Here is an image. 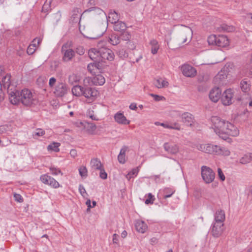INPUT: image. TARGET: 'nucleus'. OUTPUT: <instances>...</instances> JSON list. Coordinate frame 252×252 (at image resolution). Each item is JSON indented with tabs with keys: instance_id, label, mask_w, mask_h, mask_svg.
<instances>
[{
	"instance_id": "nucleus-1",
	"label": "nucleus",
	"mask_w": 252,
	"mask_h": 252,
	"mask_svg": "<svg viewBox=\"0 0 252 252\" xmlns=\"http://www.w3.org/2000/svg\"><path fill=\"white\" fill-rule=\"evenodd\" d=\"M213 128L216 133L224 140H229V136H237L239 134L238 128L232 124L218 116L211 118Z\"/></svg>"
},
{
	"instance_id": "nucleus-2",
	"label": "nucleus",
	"mask_w": 252,
	"mask_h": 252,
	"mask_svg": "<svg viewBox=\"0 0 252 252\" xmlns=\"http://www.w3.org/2000/svg\"><path fill=\"white\" fill-rule=\"evenodd\" d=\"M9 99L11 103L14 105L21 102L25 106H31L37 102L35 95L27 89H25L21 92L16 90L14 94L10 95Z\"/></svg>"
},
{
	"instance_id": "nucleus-3",
	"label": "nucleus",
	"mask_w": 252,
	"mask_h": 252,
	"mask_svg": "<svg viewBox=\"0 0 252 252\" xmlns=\"http://www.w3.org/2000/svg\"><path fill=\"white\" fill-rule=\"evenodd\" d=\"M71 91L73 95L84 96L88 99L90 102L94 101L97 95V90L88 86L82 87L80 85H75L73 87Z\"/></svg>"
},
{
	"instance_id": "nucleus-4",
	"label": "nucleus",
	"mask_w": 252,
	"mask_h": 252,
	"mask_svg": "<svg viewBox=\"0 0 252 252\" xmlns=\"http://www.w3.org/2000/svg\"><path fill=\"white\" fill-rule=\"evenodd\" d=\"M72 42L71 41H67L62 45L61 52L63 55L62 60L63 62H70L75 56V52L72 49Z\"/></svg>"
},
{
	"instance_id": "nucleus-5",
	"label": "nucleus",
	"mask_w": 252,
	"mask_h": 252,
	"mask_svg": "<svg viewBox=\"0 0 252 252\" xmlns=\"http://www.w3.org/2000/svg\"><path fill=\"white\" fill-rule=\"evenodd\" d=\"M10 78L11 75L9 74H7L2 78L1 82H0V88H1V90L2 88L6 89L9 97L10 95L14 94V93L16 90L14 85L11 84Z\"/></svg>"
},
{
	"instance_id": "nucleus-6",
	"label": "nucleus",
	"mask_w": 252,
	"mask_h": 252,
	"mask_svg": "<svg viewBox=\"0 0 252 252\" xmlns=\"http://www.w3.org/2000/svg\"><path fill=\"white\" fill-rule=\"evenodd\" d=\"M233 95V91L232 89H229L225 91L221 98L222 104L225 106L232 104Z\"/></svg>"
},
{
	"instance_id": "nucleus-7",
	"label": "nucleus",
	"mask_w": 252,
	"mask_h": 252,
	"mask_svg": "<svg viewBox=\"0 0 252 252\" xmlns=\"http://www.w3.org/2000/svg\"><path fill=\"white\" fill-rule=\"evenodd\" d=\"M90 166L93 172L98 171L99 173H106L101 161L97 158H93L91 159Z\"/></svg>"
},
{
	"instance_id": "nucleus-8",
	"label": "nucleus",
	"mask_w": 252,
	"mask_h": 252,
	"mask_svg": "<svg viewBox=\"0 0 252 252\" xmlns=\"http://www.w3.org/2000/svg\"><path fill=\"white\" fill-rule=\"evenodd\" d=\"M100 58L101 59V61L105 60L112 61L114 59V53L109 49H100Z\"/></svg>"
},
{
	"instance_id": "nucleus-9",
	"label": "nucleus",
	"mask_w": 252,
	"mask_h": 252,
	"mask_svg": "<svg viewBox=\"0 0 252 252\" xmlns=\"http://www.w3.org/2000/svg\"><path fill=\"white\" fill-rule=\"evenodd\" d=\"M192 36V31L189 28L185 27L179 36V40L182 41V43H186L188 40L190 41Z\"/></svg>"
},
{
	"instance_id": "nucleus-10",
	"label": "nucleus",
	"mask_w": 252,
	"mask_h": 252,
	"mask_svg": "<svg viewBox=\"0 0 252 252\" xmlns=\"http://www.w3.org/2000/svg\"><path fill=\"white\" fill-rule=\"evenodd\" d=\"M40 180L44 184L49 185L55 188L59 187V184L54 178L48 176L47 174H43L41 176Z\"/></svg>"
},
{
	"instance_id": "nucleus-11",
	"label": "nucleus",
	"mask_w": 252,
	"mask_h": 252,
	"mask_svg": "<svg viewBox=\"0 0 252 252\" xmlns=\"http://www.w3.org/2000/svg\"><path fill=\"white\" fill-rule=\"evenodd\" d=\"M67 86L63 82L59 83L56 86L54 91L55 94L59 97L64 96L67 92Z\"/></svg>"
},
{
	"instance_id": "nucleus-12",
	"label": "nucleus",
	"mask_w": 252,
	"mask_h": 252,
	"mask_svg": "<svg viewBox=\"0 0 252 252\" xmlns=\"http://www.w3.org/2000/svg\"><path fill=\"white\" fill-rule=\"evenodd\" d=\"M223 225L224 223H214L211 229V233L214 237H219L222 234L223 231Z\"/></svg>"
},
{
	"instance_id": "nucleus-13",
	"label": "nucleus",
	"mask_w": 252,
	"mask_h": 252,
	"mask_svg": "<svg viewBox=\"0 0 252 252\" xmlns=\"http://www.w3.org/2000/svg\"><path fill=\"white\" fill-rule=\"evenodd\" d=\"M182 122L186 126H192L195 123L194 116L190 113L185 112L181 115Z\"/></svg>"
},
{
	"instance_id": "nucleus-14",
	"label": "nucleus",
	"mask_w": 252,
	"mask_h": 252,
	"mask_svg": "<svg viewBox=\"0 0 252 252\" xmlns=\"http://www.w3.org/2000/svg\"><path fill=\"white\" fill-rule=\"evenodd\" d=\"M184 75L189 77H192L196 75V69L189 65H184L181 68Z\"/></svg>"
},
{
	"instance_id": "nucleus-15",
	"label": "nucleus",
	"mask_w": 252,
	"mask_h": 252,
	"mask_svg": "<svg viewBox=\"0 0 252 252\" xmlns=\"http://www.w3.org/2000/svg\"><path fill=\"white\" fill-rule=\"evenodd\" d=\"M221 90L219 87L213 88L210 92L209 98L214 102H217L220 98Z\"/></svg>"
},
{
	"instance_id": "nucleus-16",
	"label": "nucleus",
	"mask_w": 252,
	"mask_h": 252,
	"mask_svg": "<svg viewBox=\"0 0 252 252\" xmlns=\"http://www.w3.org/2000/svg\"><path fill=\"white\" fill-rule=\"evenodd\" d=\"M114 118L115 121L119 124L126 125L130 123V121L126 119L123 113L121 112H117L115 114Z\"/></svg>"
},
{
	"instance_id": "nucleus-17",
	"label": "nucleus",
	"mask_w": 252,
	"mask_h": 252,
	"mask_svg": "<svg viewBox=\"0 0 252 252\" xmlns=\"http://www.w3.org/2000/svg\"><path fill=\"white\" fill-rule=\"evenodd\" d=\"M164 150L168 153L175 155L179 152V147L176 144H171L169 143H165L163 145Z\"/></svg>"
},
{
	"instance_id": "nucleus-18",
	"label": "nucleus",
	"mask_w": 252,
	"mask_h": 252,
	"mask_svg": "<svg viewBox=\"0 0 252 252\" xmlns=\"http://www.w3.org/2000/svg\"><path fill=\"white\" fill-rule=\"evenodd\" d=\"M119 15L115 11L111 10L109 13L108 16H107L105 21L114 24L119 21Z\"/></svg>"
},
{
	"instance_id": "nucleus-19",
	"label": "nucleus",
	"mask_w": 252,
	"mask_h": 252,
	"mask_svg": "<svg viewBox=\"0 0 252 252\" xmlns=\"http://www.w3.org/2000/svg\"><path fill=\"white\" fill-rule=\"evenodd\" d=\"M215 222L219 223H224L225 220V215L224 211L222 210H219L216 211L214 215Z\"/></svg>"
},
{
	"instance_id": "nucleus-20",
	"label": "nucleus",
	"mask_w": 252,
	"mask_h": 252,
	"mask_svg": "<svg viewBox=\"0 0 252 252\" xmlns=\"http://www.w3.org/2000/svg\"><path fill=\"white\" fill-rule=\"evenodd\" d=\"M213 144H202L197 146V149L205 153L212 154Z\"/></svg>"
},
{
	"instance_id": "nucleus-21",
	"label": "nucleus",
	"mask_w": 252,
	"mask_h": 252,
	"mask_svg": "<svg viewBox=\"0 0 252 252\" xmlns=\"http://www.w3.org/2000/svg\"><path fill=\"white\" fill-rule=\"evenodd\" d=\"M135 226L136 230L141 233H145L148 229V226L145 222L144 221L140 220H137L136 221Z\"/></svg>"
},
{
	"instance_id": "nucleus-22",
	"label": "nucleus",
	"mask_w": 252,
	"mask_h": 252,
	"mask_svg": "<svg viewBox=\"0 0 252 252\" xmlns=\"http://www.w3.org/2000/svg\"><path fill=\"white\" fill-rule=\"evenodd\" d=\"M93 8H90L89 11L93 10L94 14L95 16L97 15L100 20L105 21V20L107 19V15L105 12L103 10L98 7H94V9Z\"/></svg>"
},
{
	"instance_id": "nucleus-23",
	"label": "nucleus",
	"mask_w": 252,
	"mask_h": 252,
	"mask_svg": "<svg viewBox=\"0 0 252 252\" xmlns=\"http://www.w3.org/2000/svg\"><path fill=\"white\" fill-rule=\"evenodd\" d=\"M229 44L228 38L224 35H219L217 37L216 45L219 47H226Z\"/></svg>"
},
{
	"instance_id": "nucleus-24",
	"label": "nucleus",
	"mask_w": 252,
	"mask_h": 252,
	"mask_svg": "<svg viewBox=\"0 0 252 252\" xmlns=\"http://www.w3.org/2000/svg\"><path fill=\"white\" fill-rule=\"evenodd\" d=\"M240 86L242 92L247 93L249 92L251 90V83L249 80L244 79L241 81Z\"/></svg>"
},
{
	"instance_id": "nucleus-25",
	"label": "nucleus",
	"mask_w": 252,
	"mask_h": 252,
	"mask_svg": "<svg viewBox=\"0 0 252 252\" xmlns=\"http://www.w3.org/2000/svg\"><path fill=\"white\" fill-rule=\"evenodd\" d=\"M92 82L94 85H102L105 82V79L101 74H97L92 79Z\"/></svg>"
},
{
	"instance_id": "nucleus-26",
	"label": "nucleus",
	"mask_w": 252,
	"mask_h": 252,
	"mask_svg": "<svg viewBox=\"0 0 252 252\" xmlns=\"http://www.w3.org/2000/svg\"><path fill=\"white\" fill-rule=\"evenodd\" d=\"M100 49L98 50L95 48L91 49L88 52V55L90 59L94 61L98 60L100 58Z\"/></svg>"
},
{
	"instance_id": "nucleus-27",
	"label": "nucleus",
	"mask_w": 252,
	"mask_h": 252,
	"mask_svg": "<svg viewBox=\"0 0 252 252\" xmlns=\"http://www.w3.org/2000/svg\"><path fill=\"white\" fill-rule=\"evenodd\" d=\"M154 85L158 89L167 87L168 86V82L161 78H157L154 81Z\"/></svg>"
},
{
	"instance_id": "nucleus-28",
	"label": "nucleus",
	"mask_w": 252,
	"mask_h": 252,
	"mask_svg": "<svg viewBox=\"0 0 252 252\" xmlns=\"http://www.w3.org/2000/svg\"><path fill=\"white\" fill-rule=\"evenodd\" d=\"M226 75L224 74V72L221 70L215 76L214 78V82L215 83H217L218 84H221V83L223 84V80L226 79Z\"/></svg>"
},
{
	"instance_id": "nucleus-29",
	"label": "nucleus",
	"mask_w": 252,
	"mask_h": 252,
	"mask_svg": "<svg viewBox=\"0 0 252 252\" xmlns=\"http://www.w3.org/2000/svg\"><path fill=\"white\" fill-rule=\"evenodd\" d=\"M113 25V29L115 31L123 32L126 29V24L122 21H118Z\"/></svg>"
},
{
	"instance_id": "nucleus-30",
	"label": "nucleus",
	"mask_w": 252,
	"mask_h": 252,
	"mask_svg": "<svg viewBox=\"0 0 252 252\" xmlns=\"http://www.w3.org/2000/svg\"><path fill=\"white\" fill-rule=\"evenodd\" d=\"M252 161V153H248L245 154L239 159V163L245 164Z\"/></svg>"
},
{
	"instance_id": "nucleus-31",
	"label": "nucleus",
	"mask_w": 252,
	"mask_h": 252,
	"mask_svg": "<svg viewBox=\"0 0 252 252\" xmlns=\"http://www.w3.org/2000/svg\"><path fill=\"white\" fill-rule=\"evenodd\" d=\"M81 10L80 8H74L71 12V19L73 21L77 22L79 19V16Z\"/></svg>"
},
{
	"instance_id": "nucleus-32",
	"label": "nucleus",
	"mask_w": 252,
	"mask_h": 252,
	"mask_svg": "<svg viewBox=\"0 0 252 252\" xmlns=\"http://www.w3.org/2000/svg\"><path fill=\"white\" fill-rule=\"evenodd\" d=\"M150 45H151V52L153 54L157 53L159 49V45L158 42L155 39H153L150 41Z\"/></svg>"
},
{
	"instance_id": "nucleus-33",
	"label": "nucleus",
	"mask_w": 252,
	"mask_h": 252,
	"mask_svg": "<svg viewBox=\"0 0 252 252\" xmlns=\"http://www.w3.org/2000/svg\"><path fill=\"white\" fill-rule=\"evenodd\" d=\"M61 144L58 142H54L49 144L47 147L48 151H53L55 152H58L60 151L59 147Z\"/></svg>"
},
{
	"instance_id": "nucleus-34",
	"label": "nucleus",
	"mask_w": 252,
	"mask_h": 252,
	"mask_svg": "<svg viewBox=\"0 0 252 252\" xmlns=\"http://www.w3.org/2000/svg\"><path fill=\"white\" fill-rule=\"evenodd\" d=\"M120 36L116 34H112L109 38V42L113 45H118L120 42Z\"/></svg>"
},
{
	"instance_id": "nucleus-35",
	"label": "nucleus",
	"mask_w": 252,
	"mask_h": 252,
	"mask_svg": "<svg viewBox=\"0 0 252 252\" xmlns=\"http://www.w3.org/2000/svg\"><path fill=\"white\" fill-rule=\"evenodd\" d=\"M201 176L204 181L207 184L212 182L215 179V174H201Z\"/></svg>"
},
{
	"instance_id": "nucleus-36",
	"label": "nucleus",
	"mask_w": 252,
	"mask_h": 252,
	"mask_svg": "<svg viewBox=\"0 0 252 252\" xmlns=\"http://www.w3.org/2000/svg\"><path fill=\"white\" fill-rule=\"evenodd\" d=\"M220 28V31H223L226 32H231L235 29L234 27L232 26H229L226 24H222Z\"/></svg>"
},
{
	"instance_id": "nucleus-37",
	"label": "nucleus",
	"mask_w": 252,
	"mask_h": 252,
	"mask_svg": "<svg viewBox=\"0 0 252 252\" xmlns=\"http://www.w3.org/2000/svg\"><path fill=\"white\" fill-rule=\"evenodd\" d=\"M220 150H219V154L218 155H221L223 156H228L230 154V151L226 148L224 147L220 146Z\"/></svg>"
},
{
	"instance_id": "nucleus-38",
	"label": "nucleus",
	"mask_w": 252,
	"mask_h": 252,
	"mask_svg": "<svg viewBox=\"0 0 252 252\" xmlns=\"http://www.w3.org/2000/svg\"><path fill=\"white\" fill-rule=\"evenodd\" d=\"M102 62L103 61H101V59L100 60L99 59L94 62V64L95 69L98 70L99 72H100V70H101L103 67Z\"/></svg>"
},
{
	"instance_id": "nucleus-39",
	"label": "nucleus",
	"mask_w": 252,
	"mask_h": 252,
	"mask_svg": "<svg viewBox=\"0 0 252 252\" xmlns=\"http://www.w3.org/2000/svg\"><path fill=\"white\" fill-rule=\"evenodd\" d=\"M120 39H121L123 40L127 41L129 40L131 38L130 33L126 30L122 32V33L120 36Z\"/></svg>"
},
{
	"instance_id": "nucleus-40",
	"label": "nucleus",
	"mask_w": 252,
	"mask_h": 252,
	"mask_svg": "<svg viewBox=\"0 0 252 252\" xmlns=\"http://www.w3.org/2000/svg\"><path fill=\"white\" fill-rule=\"evenodd\" d=\"M45 131L41 128H37L33 132L32 136L33 138H36L37 137L42 136L45 134Z\"/></svg>"
},
{
	"instance_id": "nucleus-41",
	"label": "nucleus",
	"mask_w": 252,
	"mask_h": 252,
	"mask_svg": "<svg viewBox=\"0 0 252 252\" xmlns=\"http://www.w3.org/2000/svg\"><path fill=\"white\" fill-rule=\"evenodd\" d=\"M217 36L214 34L210 35L208 38V42L209 45H216Z\"/></svg>"
},
{
	"instance_id": "nucleus-42",
	"label": "nucleus",
	"mask_w": 252,
	"mask_h": 252,
	"mask_svg": "<svg viewBox=\"0 0 252 252\" xmlns=\"http://www.w3.org/2000/svg\"><path fill=\"white\" fill-rule=\"evenodd\" d=\"M74 51L75 54L76 53L79 56H82L84 54L85 52V49L83 46H78L75 48Z\"/></svg>"
},
{
	"instance_id": "nucleus-43",
	"label": "nucleus",
	"mask_w": 252,
	"mask_h": 252,
	"mask_svg": "<svg viewBox=\"0 0 252 252\" xmlns=\"http://www.w3.org/2000/svg\"><path fill=\"white\" fill-rule=\"evenodd\" d=\"M201 173H214V171L207 166H202L201 168Z\"/></svg>"
},
{
	"instance_id": "nucleus-44",
	"label": "nucleus",
	"mask_w": 252,
	"mask_h": 252,
	"mask_svg": "<svg viewBox=\"0 0 252 252\" xmlns=\"http://www.w3.org/2000/svg\"><path fill=\"white\" fill-rule=\"evenodd\" d=\"M154 196L151 193H149L148 194V198L145 200V203L146 204H153L154 203Z\"/></svg>"
},
{
	"instance_id": "nucleus-45",
	"label": "nucleus",
	"mask_w": 252,
	"mask_h": 252,
	"mask_svg": "<svg viewBox=\"0 0 252 252\" xmlns=\"http://www.w3.org/2000/svg\"><path fill=\"white\" fill-rule=\"evenodd\" d=\"M79 191L83 197L85 198L88 196V193L86 192L85 189L81 185H79Z\"/></svg>"
},
{
	"instance_id": "nucleus-46",
	"label": "nucleus",
	"mask_w": 252,
	"mask_h": 252,
	"mask_svg": "<svg viewBox=\"0 0 252 252\" xmlns=\"http://www.w3.org/2000/svg\"><path fill=\"white\" fill-rule=\"evenodd\" d=\"M118 55L122 59L126 58L127 57V54L124 50H120L117 53Z\"/></svg>"
},
{
	"instance_id": "nucleus-47",
	"label": "nucleus",
	"mask_w": 252,
	"mask_h": 252,
	"mask_svg": "<svg viewBox=\"0 0 252 252\" xmlns=\"http://www.w3.org/2000/svg\"><path fill=\"white\" fill-rule=\"evenodd\" d=\"M150 95L154 97V99L155 101H158L160 100H164L165 98L164 96L158 95L157 94H150Z\"/></svg>"
},
{
	"instance_id": "nucleus-48",
	"label": "nucleus",
	"mask_w": 252,
	"mask_h": 252,
	"mask_svg": "<svg viewBox=\"0 0 252 252\" xmlns=\"http://www.w3.org/2000/svg\"><path fill=\"white\" fill-rule=\"evenodd\" d=\"M126 156L122 155V154H119L118 156V160L121 163H124L126 161Z\"/></svg>"
},
{
	"instance_id": "nucleus-49",
	"label": "nucleus",
	"mask_w": 252,
	"mask_h": 252,
	"mask_svg": "<svg viewBox=\"0 0 252 252\" xmlns=\"http://www.w3.org/2000/svg\"><path fill=\"white\" fill-rule=\"evenodd\" d=\"M213 150L212 154L218 155V154H219V150H220V146H218L217 145H213Z\"/></svg>"
},
{
	"instance_id": "nucleus-50",
	"label": "nucleus",
	"mask_w": 252,
	"mask_h": 252,
	"mask_svg": "<svg viewBox=\"0 0 252 252\" xmlns=\"http://www.w3.org/2000/svg\"><path fill=\"white\" fill-rule=\"evenodd\" d=\"M87 68H88V70L90 72H91V73L95 72L94 70L95 69V68L94 64V62L92 63H89L88 65Z\"/></svg>"
},
{
	"instance_id": "nucleus-51",
	"label": "nucleus",
	"mask_w": 252,
	"mask_h": 252,
	"mask_svg": "<svg viewBox=\"0 0 252 252\" xmlns=\"http://www.w3.org/2000/svg\"><path fill=\"white\" fill-rule=\"evenodd\" d=\"M14 197L16 201L19 202H22L23 201V199L21 195L19 194L15 193L14 194Z\"/></svg>"
},
{
	"instance_id": "nucleus-52",
	"label": "nucleus",
	"mask_w": 252,
	"mask_h": 252,
	"mask_svg": "<svg viewBox=\"0 0 252 252\" xmlns=\"http://www.w3.org/2000/svg\"><path fill=\"white\" fill-rule=\"evenodd\" d=\"M32 46L29 45L27 48V53L28 55H32L35 51V48L32 47Z\"/></svg>"
},
{
	"instance_id": "nucleus-53",
	"label": "nucleus",
	"mask_w": 252,
	"mask_h": 252,
	"mask_svg": "<svg viewBox=\"0 0 252 252\" xmlns=\"http://www.w3.org/2000/svg\"><path fill=\"white\" fill-rule=\"evenodd\" d=\"M155 124L157 126H163L165 128H173L172 126H170L165 124L164 123H161L157 122Z\"/></svg>"
},
{
	"instance_id": "nucleus-54",
	"label": "nucleus",
	"mask_w": 252,
	"mask_h": 252,
	"mask_svg": "<svg viewBox=\"0 0 252 252\" xmlns=\"http://www.w3.org/2000/svg\"><path fill=\"white\" fill-rule=\"evenodd\" d=\"M36 40H37V45H38L40 44V42H41V40L40 39H37L36 38H34L32 40V43L30 45V46H32V47H33V48H35V47H36V44L35 43Z\"/></svg>"
},
{
	"instance_id": "nucleus-55",
	"label": "nucleus",
	"mask_w": 252,
	"mask_h": 252,
	"mask_svg": "<svg viewBox=\"0 0 252 252\" xmlns=\"http://www.w3.org/2000/svg\"><path fill=\"white\" fill-rule=\"evenodd\" d=\"M56 82V79L54 77H52L49 79V85L50 87H53Z\"/></svg>"
},
{
	"instance_id": "nucleus-56",
	"label": "nucleus",
	"mask_w": 252,
	"mask_h": 252,
	"mask_svg": "<svg viewBox=\"0 0 252 252\" xmlns=\"http://www.w3.org/2000/svg\"><path fill=\"white\" fill-rule=\"evenodd\" d=\"M88 127L90 128V129L91 131H94L96 129V126L95 125L92 123H88Z\"/></svg>"
},
{
	"instance_id": "nucleus-57",
	"label": "nucleus",
	"mask_w": 252,
	"mask_h": 252,
	"mask_svg": "<svg viewBox=\"0 0 252 252\" xmlns=\"http://www.w3.org/2000/svg\"><path fill=\"white\" fill-rule=\"evenodd\" d=\"M87 172L86 166H82L79 168V173H87Z\"/></svg>"
},
{
	"instance_id": "nucleus-58",
	"label": "nucleus",
	"mask_w": 252,
	"mask_h": 252,
	"mask_svg": "<svg viewBox=\"0 0 252 252\" xmlns=\"http://www.w3.org/2000/svg\"><path fill=\"white\" fill-rule=\"evenodd\" d=\"M119 235L116 234H114L113 235V243L114 244H118L119 242Z\"/></svg>"
},
{
	"instance_id": "nucleus-59",
	"label": "nucleus",
	"mask_w": 252,
	"mask_h": 252,
	"mask_svg": "<svg viewBox=\"0 0 252 252\" xmlns=\"http://www.w3.org/2000/svg\"><path fill=\"white\" fill-rule=\"evenodd\" d=\"M127 149H128V147L127 146H124L122 147V148L121 149L119 154H122V155L126 156V151L127 150Z\"/></svg>"
},
{
	"instance_id": "nucleus-60",
	"label": "nucleus",
	"mask_w": 252,
	"mask_h": 252,
	"mask_svg": "<svg viewBox=\"0 0 252 252\" xmlns=\"http://www.w3.org/2000/svg\"><path fill=\"white\" fill-rule=\"evenodd\" d=\"M89 117L93 120L98 121V119L96 116L92 114L91 112H89L88 114Z\"/></svg>"
},
{
	"instance_id": "nucleus-61",
	"label": "nucleus",
	"mask_w": 252,
	"mask_h": 252,
	"mask_svg": "<svg viewBox=\"0 0 252 252\" xmlns=\"http://www.w3.org/2000/svg\"><path fill=\"white\" fill-rule=\"evenodd\" d=\"M70 156L73 157L75 158L77 156V151L75 149H71L70 151Z\"/></svg>"
},
{
	"instance_id": "nucleus-62",
	"label": "nucleus",
	"mask_w": 252,
	"mask_h": 252,
	"mask_svg": "<svg viewBox=\"0 0 252 252\" xmlns=\"http://www.w3.org/2000/svg\"><path fill=\"white\" fill-rule=\"evenodd\" d=\"M91 202L90 199H88L86 202V204L87 205L88 208L87 209V211L88 212L91 208H92V206H91Z\"/></svg>"
},
{
	"instance_id": "nucleus-63",
	"label": "nucleus",
	"mask_w": 252,
	"mask_h": 252,
	"mask_svg": "<svg viewBox=\"0 0 252 252\" xmlns=\"http://www.w3.org/2000/svg\"><path fill=\"white\" fill-rule=\"evenodd\" d=\"M140 168V166H138L136 168H134L132 169L131 171L130 172H129L128 173H138L139 172V168Z\"/></svg>"
},
{
	"instance_id": "nucleus-64",
	"label": "nucleus",
	"mask_w": 252,
	"mask_h": 252,
	"mask_svg": "<svg viewBox=\"0 0 252 252\" xmlns=\"http://www.w3.org/2000/svg\"><path fill=\"white\" fill-rule=\"evenodd\" d=\"M129 109L133 110H135L137 109V105L135 103H132L129 106Z\"/></svg>"
}]
</instances>
